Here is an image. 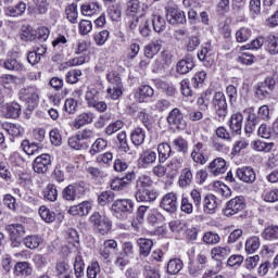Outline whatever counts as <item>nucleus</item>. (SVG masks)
Returning a JSON list of instances; mask_svg holds the SVG:
<instances>
[{
  "label": "nucleus",
  "mask_w": 278,
  "mask_h": 278,
  "mask_svg": "<svg viewBox=\"0 0 278 278\" xmlns=\"http://www.w3.org/2000/svg\"><path fill=\"white\" fill-rule=\"evenodd\" d=\"M139 160L141 164L148 166L149 164H154L157 160V154L154 151L148 150L140 155Z\"/></svg>",
  "instance_id": "8fccbe9b"
},
{
  "label": "nucleus",
  "mask_w": 278,
  "mask_h": 278,
  "mask_svg": "<svg viewBox=\"0 0 278 278\" xmlns=\"http://www.w3.org/2000/svg\"><path fill=\"white\" fill-rule=\"evenodd\" d=\"M260 245H261L260 237L257 236L251 237L245 242V251L247 253H255V251L260 249Z\"/></svg>",
  "instance_id": "de8ad7c7"
},
{
  "label": "nucleus",
  "mask_w": 278,
  "mask_h": 278,
  "mask_svg": "<svg viewBox=\"0 0 278 278\" xmlns=\"http://www.w3.org/2000/svg\"><path fill=\"white\" fill-rule=\"evenodd\" d=\"M89 223L93 227L94 231L101 236H108V233L112 231V222L99 212L92 213L89 217Z\"/></svg>",
  "instance_id": "f03ea898"
},
{
  "label": "nucleus",
  "mask_w": 278,
  "mask_h": 278,
  "mask_svg": "<svg viewBox=\"0 0 278 278\" xmlns=\"http://www.w3.org/2000/svg\"><path fill=\"white\" fill-rule=\"evenodd\" d=\"M15 271L24 275V277H29L31 275V267H29L27 262H20L15 265Z\"/></svg>",
  "instance_id": "0e129e2a"
},
{
  "label": "nucleus",
  "mask_w": 278,
  "mask_h": 278,
  "mask_svg": "<svg viewBox=\"0 0 278 278\" xmlns=\"http://www.w3.org/2000/svg\"><path fill=\"white\" fill-rule=\"evenodd\" d=\"M265 240H278V226H268L263 231Z\"/></svg>",
  "instance_id": "052dcab7"
},
{
  "label": "nucleus",
  "mask_w": 278,
  "mask_h": 278,
  "mask_svg": "<svg viewBox=\"0 0 278 278\" xmlns=\"http://www.w3.org/2000/svg\"><path fill=\"white\" fill-rule=\"evenodd\" d=\"M208 170L215 177L225 175V173H227V161L223 157L214 159L208 165Z\"/></svg>",
  "instance_id": "dca6fc26"
},
{
  "label": "nucleus",
  "mask_w": 278,
  "mask_h": 278,
  "mask_svg": "<svg viewBox=\"0 0 278 278\" xmlns=\"http://www.w3.org/2000/svg\"><path fill=\"white\" fill-rule=\"evenodd\" d=\"M113 212H123L127 214H131L134 212V201L130 199H119L114 201L112 204Z\"/></svg>",
  "instance_id": "a211bd4d"
},
{
  "label": "nucleus",
  "mask_w": 278,
  "mask_h": 278,
  "mask_svg": "<svg viewBox=\"0 0 278 278\" xmlns=\"http://www.w3.org/2000/svg\"><path fill=\"white\" fill-rule=\"evenodd\" d=\"M192 68H194V59L191 55L185 56L176 65V71L179 75H188Z\"/></svg>",
  "instance_id": "412c9836"
},
{
  "label": "nucleus",
  "mask_w": 278,
  "mask_h": 278,
  "mask_svg": "<svg viewBox=\"0 0 278 278\" xmlns=\"http://www.w3.org/2000/svg\"><path fill=\"white\" fill-rule=\"evenodd\" d=\"M265 48L270 55H277L278 53V37L275 35H268L265 37Z\"/></svg>",
  "instance_id": "473e14b6"
},
{
  "label": "nucleus",
  "mask_w": 278,
  "mask_h": 278,
  "mask_svg": "<svg viewBox=\"0 0 278 278\" xmlns=\"http://www.w3.org/2000/svg\"><path fill=\"white\" fill-rule=\"evenodd\" d=\"M257 135L261 136V138L265 139H273L278 138V121L274 122V132H270V128H268L267 125L262 124L257 130Z\"/></svg>",
  "instance_id": "393cba45"
},
{
  "label": "nucleus",
  "mask_w": 278,
  "mask_h": 278,
  "mask_svg": "<svg viewBox=\"0 0 278 278\" xmlns=\"http://www.w3.org/2000/svg\"><path fill=\"white\" fill-rule=\"evenodd\" d=\"M167 21L170 25H184L186 23V13L175 8H166Z\"/></svg>",
  "instance_id": "2eb2a0df"
},
{
  "label": "nucleus",
  "mask_w": 278,
  "mask_h": 278,
  "mask_svg": "<svg viewBox=\"0 0 278 278\" xmlns=\"http://www.w3.org/2000/svg\"><path fill=\"white\" fill-rule=\"evenodd\" d=\"M43 198L46 199V201H50L51 203L58 201V188L55 187V185L50 184L46 187L43 191Z\"/></svg>",
  "instance_id": "c03bdc74"
},
{
  "label": "nucleus",
  "mask_w": 278,
  "mask_h": 278,
  "mask_svg": "<svg viewBox=\"0 0 278 278\" xmlns=\"http://www.w3.org/2000/svg\"><path fill=\"white\" fill-rule=\"evenodd\" d=\"M2 129H5L7 134H9L11 142H14L15 138H23L25 134V128L21 124L7 123L2 126Z\"/></svg>",
  "instance_id": "f3484780"
},
{
  "label": "nucleus",
  "mask_w": 278,
  "mask_h": 278,
  "mask_svg": "<svg viewBox=\"0 0 278 278\" xmlns=\"http://www.w3.org/2000/svg\"><path fill=\"white\" fill-rule=\"evenodd\" d=\"M3 64H4V68H7V71H16L17 73L25 71V65H23V63H21V61L16 60L14 58L7 59Z\"/></svg>",
  "instance_id": "4c0bfd02"
},
{
  "label": "nucleus",
  "mask_w": 278,
  "mask_h": 278,
  "mask_svg": "<svg viewBox=\"0 0 278 278\" xmlns=\"http://www.w3.org/2000/svg\"><path fill=\"white\" fill-rule=\"evenodd\" d=\"M275 147V142H264V141H254L255 151H264L265 153H270L273 148Z\"/></svg>",
  "instance_id": "680f3d73"
},
{
  "label": "nucleus",
  "mask_w": 278,
  "mask_h": 278,
  "mask_svg": "<svg viewBox=\"0 0 278 278\" xmlns=\"http://www.w3.org/2000/svg\"><path fill=\"white\" fill-rule=\"evenodd\" d=\"M55 271L59 278H73V269H71V265L64 261H60L55 264Z\"/></svg>",
  "instance_id": "c85d7f7f"
},
{
  "label": "nucleus",
  "mask_w": 278,
  "mask_h": 278,
  "mask_svg": "<svg viewBox=\"0 0 278 278\" xmlns=\"http://www.w3.org/2000/svg\"><path fill=\"white\" fill-rule=\"evenodd\" d=\"M192 179H194L192 170L190 168H185L181 170L178 184L180 188H188V186L192 185Z\"/></svg>",
  "instance_id": "c9c22d12"
},
{
  "label": "nucleus",
  "mask_w": 278,
  "mask_h": 278,
  "mask_svg": "<svg viewBox=\"0 0 278 278\" xmlns=\"http://www.w3.org/2000/svg\"><path fill=\"white\" fill-rule=\"evenodd\" d=\"M153 94H155V90H153L151 86L142 85L135 92V99L138 103H144V101L151 99Z\"/></svg>",
  "instance_id": "aec40b11"
},
{
  "label": "nucleus",
  "mask_w": 278,
  "mask_h": 278,
  "mask_svg": "<svg viewBox=\"0 0 278 278\" xmlns=\"http://www.w3.org/2000/svg\"><path fill=\"white\" fill-rule=\"evenodd\" d=\"M277 81L273 77H267L264 81L258 83L255 88V94L257 99L264 101V99H268L270 94H273V90H275V86Z\"/></svg>",
  "instance_id": "423d86ee"
},
{
  "label": "nucleus",
  "mask_w": 278,
  "mask_h": 278,
  "mask_svg": "<svg viewBox=\"0 0 278 278\" xmlns=\"http://www.w3.org/2000/svg\"><path fill=\"white\" fill-rule=\"evenodd\" d=\"M94 121V113L92 112H85L79 114L74 121L75 129H81L84 125H90Z\"/></svg>",
  "instance_id": "cd10ccee"
},
{
  "label": "nucleus",
  "mask_w": 278,
  "mask_h": 278,
  "mask_svg": "<svg viewBox=\"0 0 278 278\" xmlns=\"http://www.w3.org/2000/svg\"><path fill=\"white\" fill-rule=\"evenodd\" d=\"M237 177L244 184H255L257 174H255V169H253V167L244 166L237 169Z\"/></svg>",
  "instance_id": "4468645a"
},
{
  "label": "nucleus",
  "mask_w": 278,
  "mask_h": 278,
  "mask_svg": "<svg viewBox=\"0 0 278 278\" xmlns=\"http://www.w3.org/2000/svg\"><path fill=\"white\" fill-rule=\"evenodd\" d=\"M21 147L26 155H38V144L29 143V140H23Z\"/></svg>",
  "instance_id": "603ef678"
},
{
  "label": "nucleus",
  "mask_w": 278,
  "mask_h": 278,
  "mask_svg": "<svg viewBox=\"0 0 278 278\" xmlns=\"http://www.w3.org/2000/svg\"><path fill=\"white\" fill-rule=\"evenodd\" d=\"M244 121V116L242 113H233L229 121V127L233 134L240 135L242 134V122Z\"/></svg>",
  "instance_id": "a878e982"
},
{
  "label": "nucleus",
  "mask_w": 278,
  "mask_h": 278,
  "mask_svg": "<svg viewBox=\"0 0 278 278\" xmlns=\"http://www.w3.org/2000/svg\"><path fill=\"white\" fill-rule=\"evenodd\" d=\"M11 240V247L15 249L16 247H21V242H23V236H25V226L22 224H10L5 227Z\"/></svg>",
  "instance_id": "39448f33"
},
{
  "label": "nucleus",
  "mask_w": 278,
  "mask_h": 278,
  "mask_svg": "<svg viewBox=\"0 0 278 278\" xmlns=\"http://www.w3.org/2000/svg\"><path fill=\"white\" fill-rule=\"evenodd\" d=\"M39 216L45 220V223H54L55 222V212L49 210L47 206L39 207Z\"/></svg>",
  "instance_id": "49530a36"
},
{
  "label": "nucleus",
  "mask_w": 278,
  "mask_h": 278,
  "mask_svg": "<svg viewBox=\"0 0 278 278\" xmlns=\"http://www.w3.org/2000/svg\"><path fill=\"white\" fill-rule=\"evenodd\" d=\"M24 244L27 249H38L42 244V238L39 236H28L24 238Z\"/></svg>",
  "instance_id": "5fc2aeb1"
},
{
  "label": "nucleus",
  "mask_w": 278,
  "mask_h": 278,
  "mask_svg": "<svg viewBox=\"0 0 278 278\" xmlns=\"http://www.w3.org/2000/svg\"><path fill=\"white\" fill-rule=\"evenodd\" d=\"M151 186H153V180L148 175H141L136 181V190H146Z\"/></svg>",
  "instance_id": "a18cd8bd"
},
{
  "label": "nucleus",
  "mask_w": 278,
  "mask_h": 278,
  "mask_svg": "<svg viewBox=\"0 0 278 278\" xmlns=\"http://www.w3.org/2000/svg\"><path fill=\"white\" fill-rule=\"evenodd\" d=\"M113 201H114V192L112 191H103L98 197L99 205H108V203H113Z\"/></svg>",
  "instance_id": "e2e57ef3"
},
{
  "label": "nucleus",
  "mask_w": 278,
  "mask_h": 278,
  "mask_svg": "<svg viewBox=\"0 0 278 278\" xmlns=\"http://www.w3.org/2000/svg\"><path fill=\"white\" fill-rule=\"evenodd\" d=\"M251 38V29L242 27L236 33L237 42H247Z\"/></svg>",
  "instance_id": "69168bd1"
},
{
  "label": "nucleus",
  "mask_w": 278,
  "mask_h": 278,
  "mask_svg": "<svg viewBox=\"0 0 278 278\" xmlns=\"http://www.w3.org/2000/svg\"><path fill=\"white\" fill-rule=\"evenodd\" d=\"M162 51V40L157 39L155 41L150 42L144 47V56L148 58L149 60L155 58L157 53Z\"/></svg>",
  "instance_id": "bb28decb"
},
{
  "label": "nucleus",
  "mask_w": 278,
  "mask_h": 278,
  "mask_svg": "<svg viewBox=\"0 0 278 278\" xmlns=\"http://www.w3.org/2000/svg\"><path fill=\"white\" fill-rule=\"evenodd\" d=\"M101 273V265L99 262L94 261L87 267V277L88 278H97V275Z\"/></svg>",
  "instance_id": "774afa93"
},
{
  "label": "nucleus",
  "mask_w": 278,
  "mask_h": 278,
  "mask_svg": "<svg viewBox=\"0 0 278 278\" xmlns=\"http://www.w3.org/2000/svg\"><path fill=\"white\" fill-rule=\"evenodd\" d=\"M177 193L169 192L163 195L160 202L161 210H164V212H167L168 214H175L177 212Z\"/></svg>",
  "instance_id": "9d476101"
},
{
  "label": "nucleus",
  "mask_w": 278,
  "mask_h": 278,
  "mask_svg": "<svg viewBox=\"0 0 278 278\" xmlns=\"http://www.w3.org/2000/svg\"><path fill=\"white\" fill-rule=\"evenodd\" d=\"M106 94L108 99H112V101H118V99L123 97V86L109 85Z\"/></svg>",
  "instance_id": "37998d69"
},
{
  "label": "nucleus",
  "mask_w": 278,
  "mask_h": 278,
  "mask_svg": "<svg viewBox=\"0 0 278 278\" xmlns=\"http://www.w3.org/2000/svg\"><path fill=\"white\" fill-rule=\"evenodd\" d=\"M26 11H27V4L21 1L14 7H8L7 9H4V14L7 16L16 17V16H23Z\"/></svg>",
  "instance_id": "c756f323"
},
{
  "label": "nucleus",
  "mask_w": 278,
  "mask_h": 278,
  "mask_svg": "<svg viewBox=\"0 0 278 278\" xmlns=\"http://www.w3.org/2000/svg\"><path fill=\"white\" fill-rule=\"evenodd\" d=\"M151 18L143 15L141 17H135L130 21L129 28L130 29H139L140 36L143 38H149L151 36Z\"/></svg>",
  "instance_id": "20e7f679"
},
{
  "label": "nucleus",
  "mask_w": 278,
  "mask_h": 278,
  "mask_svg": "<svg viewBox=\"0 0 278 278\" xmlns=\"http://www.w3.org/2000/svg\"><path fill=\"white\" fill-rule=\"evenodd\" d=\"M156 88L160 90H164V92L167 94V97H175L177 89L175 88V85L162 80L155 81Z\"/></svg>",
  "instance_id": "ea45409f"
},
{
  "label": "nucleus",
  "mask_w": 278,
  "mask_h": 278,
  "mask_svg": "<svg viewBox=\"0 0 278 278\" xmlns=\"http://www.w3.org/2000/svg\"><path fill=\"white\" fill-rule=\"evenodd\" d=\"M65 13L67 16V20L70 21V23H77V16H79V13L77 12V4L76 3H72L70 4L66 9H65Z\"/></svg>",
  "instance_id": "6e6d98bb"
},
{
  "label": "nucleus",
  "mask_w": 278,
  "mask_h": 278,
  "mask_svg": "<svg viewBox=\"0 0 278 278\" xmlns=\"http://www.w3.org/2000/svg\"><path fill=\"white\" fill-rule=\"evenodd\" d=\"M190 198L195 210H201V203H203V197H202L201 190L192 189L190 192Z\"/></svg>",
  "instance_id": "13d9d810"
},
{
  "label": "nucleus",
  "mask_w": 278,
  "mask_h": 278,
  "mask_svg": "<svg viewBox=\"0 0 278 278\" xmlns=\"http://www.w3.org/2000/svg\"><path fill=\"white\" fill-rule=\"evenodd\" d=\"M212 105L215 110L216 116H218V118H220L222 121H225L229 112V109L227 106V97H225V93H223L222 91H216L212 99Z\"/></svg>",
  "instance_id": "7ed1b4c3"
},
{
  "label": "nucleus",
  "mask_w": 278,
  "mask_h": 278,
  "mask_svg": "<svg viewBox=\"0 0 278 278\" xmlns=\"http://www.w3.org/2000/svg\"><path fill=\"white\" fill-rule=\"evenodd\" d=\"M243 112L248 114L244 131L247 136H250L257 127V115H255V108L253 106L247 108Z\"/></svg>",
  "instance_id": "ddd939ff"
},
{
  "label": "nucleus",
  "mask_w": 278,
  "mask_h": 278,
  "mask_svg": "<svg viewBox=\"0 0 278 278\" xmlns=\"http://www.w3.org/2000/svg\"><path fill=\"white\" fill-rule=\"evenodd\" d=\"M167 123L174 129H186L188 123L184 117V113L178 108L173 109L167 115Z\"/></svg>",
  "instance_id": "6e6552de"
},
{
  "label": "nucleus",
  "mask_w": 278,
  "mask_h": 278,
  "mask_svg": "<svg viewBox=\"0 0 278 278\" xmlns=\"http://www.w3.org/2000/svg\"><path fill=\"white\" fill-rule=\"evenodd\" d=\"M81 75H84L81 70H77V68L71 70L65 75V81L66 84H78Z\"/></svg>",
  "instance_id": "864d4df0"
},
{
  "label": "nucleus",
  "mask_w": 278,
  "mask_h": 278,
  "mask_svg": "<svg viewBox=\"0 0 278 278\" xmlns=\"http://www.w3.org/2000/svg\"><path fill=\"white\" fill-rule=\"evenodd\" d=\"M79 197H81V192H79V186L77 185H68L62 191L64 201H77Z\"/></svg>",
  "instance_id": "4be33fe9"
},
{
  "label": "nucleus",
  "mask_w": 278,
  "mask_h": 278,
  "mask_svg": "<svg viewBox=\"0 0 278 278\" xmlns=\"http://www.w3.org/2000/svg\"><path fill=\"white\" fill-rule=\"evenodd\" d=\"M184 268V262L181 258H172L167 263V273L168 275H178Z\"/></svg>",
  "instance_id": "e433bc0d"
},
{
  "label": "nucleus",
  "mask_w": 278,
  "mask_h": 278,
  "mask_svg": "<svg viewBox=\"0 0 278 278\" xmlns=\"http://www.w3.org/2000/svg\"><path fill=\"white\" fill-rule=\"evenodd\" d=\"M90 210H92V204H90L89 201H84L78 205L71 206L68 214H71V216H88Z\"/></svg>",
  "instance_id": "6ab92c4d"
},
{
  "label": "nucleus",
  "mask_w": 278,
  "mask_h": 278,
  "mask_svg": "<svg viewBox=\"0 0 278 278\" xmlns=\"http://www.w3.org/2000/svg\"><path fill=\"white\" fill-rule=\"evenodd\" d=\"M244 207H247V204L244 203V197H236L226 203L224 215L236 216V214H239V212H242Z\"/></svg>",
  "instance_id": "1a4fd4ad"
},
{
  "label": "nucleus",
  "mask_w": 278,
  "mask_h": 278,
  "mask_svg": "<svg viewBox=\"0 0 278 278\" xmlns=\"http://www.w3.org/2000/svg\"><path fill=\"white\" fill-rule=\"evenodd\" d=\"M85 269H86V264H84V257H81V253L78 252L75 256V262H74L75 277L84 278Z\"/></svg>",
  "instance_id": "72a5a7b5"
},
{
  "label": "nucleus",
  "mask_w": 278,
  "mask_h": 278,
  "mask_svg": "<svg viewBox=\"0 0 278 278\" xmlns=\"http://www.w3.org/2000/svg\"><path fill=\"white\" fill-rule=\"evenodd\" d=\"M106 79L109 86H123V79L121 78V74L118 71L112 70L110 73L106 74Z\"/></svg>",
  "instance_id": "3c124183"
},
{
  "label": "nucleus",
  "mask_w": 278,
  "mask_h": 278,
  "mask_svg": "<svg viewBox=\"0 0 278 278\" xmlns=\"http://www.w3.org/2000/svg\"><path fill=\"white\" fill-rule=\"evenodd\" d=\"M264 45H266V37H257L256 39H254L253 41H251V43H248L247 46H242L241 49H252V50H257V49H262V47H264Z\"/></svg>",
  "instance_id": "bf43d9fd"
},
{
  "label": "nucleus",
  "mask_w": 278,
  "mask_h": 278,
  "mask_svg": "<svg viewBox=\"0 0 278 278\" xmlns=\"http://www.w3.org/2000/svg\"><path fill=\"white\" fill-rule=\"evenodd\" d=\"M7 118H18L22 114L21 104L18 102H10L5 104Z\"/></svg>",
  "instance_id": "f704fd0d"
},
{
  "label": "nucleus",
  "mask_w": 278,
  "mask_h": 278,
  "mask_svg": "<svg viewBox=\"0 0 278 278\" xmlns=\"http://www.w3.org/2000/svg\"><path fill=\"white\" fill-rule=\"evenodd\" d=\"M203 242L205 244H218L220 242V236L216 232L208 231L204 233Z\"/></svg>",
  "instance_id": "338daca9"
},
{
  "label": "nucleus",
  "mask_w": 278,
  "mask_h": 278,
  "mask_svg": "<svg viewBox=\"0 0 278 278\" xmlns=\"http://www.w3.org/2000/svg\"><path fill=\"white\" fill-rule=\"evenodd\" d=\"M20 99L26 103L27 110L31 112L40 103V89L36 86L24 87L20 90Z\"/></svg>",
  "instance_id": "f257e3e1"
},
{
  "label": "nucleus",
  "mask_w": 278,
  "mask_h": 278,
  "mask_svg": "<svg viewBox=\"0 0 278 278\" xmlns=\"http://www.w3.org/2000/svg\"><path fill=\"white\" fill-rule=\"evenodd\" d=\"M150 21L156 34H162L166 29V21L161 15H153Z\"/></svg>",
  "instance_id": "a19ab883"
},
{
  "label": "nucleus",
  "mask_w": 278,
  "mask_h": 278,
  "mask_svg": "<svg viewBox=\"0 0 278 278\" xmlns=\"http://www.w3.org/2000/svg\"><path fill=\"white\" fill-rule=\"evenodd\" d=\"M147 10H149V7L141 3L140 0H129L127 2L126 14L127 16H132V18H140L147 15Z\"/></svg>",
  "instance_id": "0eeeda50"
},
{
  "label": "nucleus",
  "mask_w": 278,
  "mask_h": 278,
  "mask_svg": "<svg viewBox=\"0 0 278 278\" xmlns=\"http://www.w3.org/2000/svg\"><path fill=\"white\" fill-rule=\"evenodd\" d=\"M51 166V155L40 154L33 162V170L38 175H45Z\"/></svg>",
  "instance_id": "9b49d317"
},
{
  "label": "nucleus",
  "mask_w": 278,
  "mask_h": 278,
  "mask_svg": "<svg viewBox=\"0 0 278 278\" xmlns=\"http://www.w3.org/2000/svg\"><path fill=\"white\" fill-rule=\"evenodd\" d=\"M160 193L153 189H139L136 190L135 199L138 203H153Z\"/></svg>",
  "instance_id": "f8f14e48"
},
{
  "label": "nucleus",
  "mask_w": 278,
  "mask_h": 278,
  "mask_svg": "<svg viewBox=\"0 0 278 278\" xmlns=\"http://www.w3.org/2000/svg\"><path fill=\"white\" fill-rule=\"evenodd\" d=\"M147 138V131L137 127L130 132V140L135 147H140V144H144V139Z\"/></svg>",
  "instance_id": "7c9ffc66"
},
{
  "label": "nucleus",
  "mask_w": 278,
  "mask_h": 278,
  "mask_svg": "<svg viewBox=\"0 0 278 278\" xmlns=\"http://www.w3.org/2000/svg\"><path fill=\"white\" fill-rule=\"evenodd\" d=\"M100 5L97 2L85 3L81 5V14L84 16H92L99 12Z\"/></svg>",
  "instance_id": "09e8293b"
},
{
  "label": "nucleus",
  "mask_w": 278,
  "mask_h": 278,
  "mask_svg": "<svg viewBox=\"0 0 278 278\" xmlns=\"http://www.w3.org/2000/svg\"><path fill=\"white\" fill-rule=\"evenodd\" d=\"M137 244L139 247V255H142L143 257H149L151 249H153V240L140 238L137 240Z\"/></svg>",
  "instance_id": "2f4dec72"
},
{
  "label": "nucleus",
  "mask_w": 278,
  "mask_h": 278,
  "mask_svg": "<svg viewBox=\"0 0 278 278\" xmlns=\"http://www.w3.org/2000/svg\"><path fill=\"white\" fill-rule=\"evenodd\" d=\"M231 254L230 247H215L211 250V257L216 262H223L226 257H229Z\"/></svg>",
  "instance_id": "5701e85b"
},
{
  "label": "nucleus",
  "mask_w": 278,
  "mask_h": 278,
  "mask_svg": "<svg viewBox=\"0 0 278 278\" xmlns=\"http://www.w3.org/2000/svg\"><path fill=\"white\" fill-rule=\"evenodd\" d=\"M111 189L115 191H121V190H127L129 188V182L125 180V178H114L111 181Z\"/></svg>",
  "instance_id": "4d7b16f0"
},
{
  "label": "nucleus",
  "mask_w": 278,
  "mask_h": 278,
  "mask_svg": "<svg viewBox=\"0 0 278 278\" xmlns=\"http://www.w3.org/2000/svg\"><path fill=\"white\" fill-rule=\"evenodd\" d=\"M216 210H218V202L214 194H207L204 198L203 202V212L204 214H216Z\"/></svg>",
  "instance_id": "b1692460"
},
{
  "label": "nucleus",
  "mask_w": 278,
  "mask_h": 278,
  "mask_svg": "<svg viewBox=\"0 0 278 278\" xmlns=\"http://www.w3.org/2000/svg\"><path fill=\"white\" fill-rule=\"evenodd\" d=\"M104 149H108V140L103 138H98L89 150L90 155H97V153H101Z\"/></svg>",
  "instance_id": "79ce46f5"
},
{
  "label": "nucleus",
  "mask_w": 278,
  "mask_h": 278,
  "mask_svg": "<svg viewBox=\"0 0 278 278\" xmlns=\"http://www.w3.org/2000/svg\"><path fill=\"white\" fill-rule=\"evenodd\" d=\"M157 152H159L160 162L164 163L166 162V160H168V157H170V154L173 153V149L168 143H160L157 147Z\"/></svg>",
  "instance_id": "58836bf2"
}]
</instances>
